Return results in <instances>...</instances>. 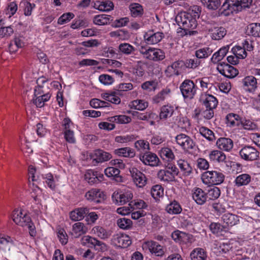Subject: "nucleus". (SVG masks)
<instances>
[{"label":"nucleus","mask_w":260,"mask_h":260,"mask_svg":"<svg viewBox=\"0 0 260 260\" xmlns=\"http://www.w3.org/2000/svg\"><path fill=\"white\" fill-rule=\"evenodd\" d=\"M175 21L180 28L183 30V35L191 36L197 32L196 31L190 30L195 29L197 26V21L192 13L181 12L176 16Z\"/></svg>","instance_id":"obj_1"},{"label":"nucleus","mask_w":260,"mask_h":260,"mask_svg":"<svg viewBox=\"0 0 260 260\" xmlns=\"http://www.w3.org/2000/svg\"><path fill=\"white\" fill-rule=\"evenodd\" d=\"M252 0H225L219 12L221 15L229 16L241 11L243 8L249 7Z\"/></svg>","instance_id":"obj_2"},{"label":"nucleus","mask_w":260,"mask_h":260,"mask_svg":"<svg viewBox=\"0 0 260 260\" xmlns=\"http://www.w3.org/2000/svg\"><path fill=\"white\" fill-rule=\"evenodd\" d=\"M224 178V174L220 171H208L202 174L201 178L204 184L210 185L220 184Z\"/></svg>","instance_id":"obj_3"},{"label":"nucleus","mask_w":260,"mask_h":260,"mask_svg":"<svg viewBox=\"0 0 260 260\" xmlns=\"http://www.w3.org/2000/svg\"><path fill=\"white\" fill-rule=\"evenodd\" d=\"M13 221L18 225L25 227L30 221V217L22 209H15L11 214Z\"/></svg>","instance_id":"obj_4"},{"label":"nucleus","mask_w":260,"mask_h":260,"mask_svg":"<svg viewBox=\"0 0 260 260\" xmlns=\"http://www.w3.org/2000/svg\"><path fill=\"white\" fill-rule=\"evenodd\" d=\"M241 157L246 161H253L257 159L259 152L254 147L245 145L239 151Z\"/></svg>","instance_id":"obj_5"},{"label":"nucleus","mask_w":260,"mask_h":260,"mask_svg":"<svg viewBox=\"0 0 260 260\" xmlns=\"http://www.w3.org/2000/svg\"><path fill=\"white\" fill-rule=\"evenodd\" d=\"M180 89L185 99H191L196 93V85L192 81L189 79L184 80L181 83Z\"/></svg>","instance_id":"obj_6"},{"label":"nucleus","mask_w":260,"mask_h":260,"mask_svg":"<svg viewBox=\"0 0 260 260\" xmlns=\"http://www.w3.org/2000/svg\"><path fill=\"white\" fill-rule=\"evenodd\" d=\"M217 71L228 78H233L238 74V70L225 62H221L217 67Z\"/></svg>","instance_id":"obj_7"},{"label":"nucleus","mask_w":260,"mask_h":260,"mask_svg":"<svg viewBox=\"0 0 260 260\" xmlns=\"http://www.w3.org/2000/svg\"><path fill=\"white\" fill-rule=\"evenodd\" d=\"M111 242L113 245L123 248L127 247L132 243L130 237L128 235L123 234L114 235L111 239Z\"/></svg>","instance_id":"obj_8"},{"label":"nucleus","mask_w":260,"mask_h":260,"mask_svg":"<svg viewBox=\"0 0 260 260\" xmlns=\"http://www.w3.org/2000/svg\"><path fill=\"white\" fill-rule=\"evenodd\" d=\"M132 198L133 194L131 191L114 192L112 196L113 203L117 205H122L128 202Z\"/></svg>","instance_id":"obj_9"},{"label":"nucleus","mask_w":260,"mask_h":260,"mask_svg":"<svg viewBox=\"0 0 260 260\" xmlns=\"http://www.w3.org/2000/svg\"><path fill=\"white\" fill-rule=\"evenodd\" d=\"M129 172L134 182L138 187H143L146 184L147 179L144 174L136 168H133Z\"/></svg>","instance_id":"obj_10"},{"label":"nucleus","mask_w":260,"mask_h":260,"mask_svg":"<svg viewBox=\"0 0 260 260\" xmlns=\"http://www.w3.org/2000/svg\"><path fill=\"white\" fill-rule=\"evenodd\" d=\"M139 158L144 165L152 167L158 166L159 162V159L157 155L149 151H147L143 154H140Z\"/></svg>","instance_id":"obj_11"},{"label":"nucleus","mask_w":260,"mask_h":260,"mask_svg":"<svg viewBox=\"0 0 260 260\" xmlns=\"http://www.w3.org/2000/svg\"><path fill=\"white\" fill-rule=\"evenodd\" d=\"M86 199L96 203L103 202L105 200L104 192L99 189L93 188L87 191L85 195Z\"/></svg>","instance_id":"obj_12"},{"label":"nucleus","mask_w":260,"mask_h":260,"mask_svg":"<svg viewBox=\"0 0 260 260\" xmlns=\"http://www.w3.org/2000/svg\"><path fill=\"white\" fill-rule=\"evenodd\" d=\"M176 141L177 144L186 150L193 149L195 146L193 140L189 136L183 134L177 135L176 137Z\"/></svg>","instance_id":"obj_13"},{"label":"nucleus","mask_w":260,"mask_h":260,"mask_svg":"<svg viewBox=\"0 0 260 260\" xmlns=\"http://www.w3.org/2000/svg\"><path fill=\"white\" fill-rule=\"evenodd\" d=\"M84 179L89 184L92 185L103 181L104 175L97 171L88 170L84 175Z\"/></svg>","instance_id":"obj_14"},{"label":"nucleus","mask_w":260,"mask_h":260,"mask_svg":"<svg viewBox=\"0 0 260 260\" xmlns=\"http://www.w3.org/2000/svg\"><path fill=\"white\" fill-rule=\"evenodd\" d=\"M164 37L162 32H155L153 30H149L144 35V38L147 44H155L159 42Z\"/></svg>","instance_id":"obj_15"},{"label":"nucleus","mask_w":260,"mask_h":260,"mask_svg":"<svg viewBox=\"0 0 260 260\" xmlns=\"http://www.w3.org/2000/svg\"><path fill=\"white\" fill-rule=\"evenodd\" d=\"M90 156L94 165L95 164L107 161L112 157L111 154L101 149L95 150L90 155Z\"/></svg>","instance_id":"obj_16"},{"label":"nucleus","mask_w":260,"mask_h":260,"mask_svg":"<svg viewBox=\"0 0 260 260\" xmlns=\"http://www.w3.org/2000/svg\"><path fill=\"white\" fill-rule=\"evenodd\" d=\"M242 87L246 91L253 92L257 88V80L252 76L245 77L242 81Z\"/></svg>","instance_id":"obj_17"},{"label":"nucleus","mask_w":260,"mask_h":260,"mask_svg":"<svg viewBox=\"0 0 260 260\" xmlns=\"http://www.w3.org/2000/svg\"><path fill=\"white\" fill-rule=\"evenodd\" d=\"M200 102L206 108L215 109L218 105L217 99L211 94L202 95Z\"/></svg>","instance_id":"obj_18"},{"label":"nucleus","mask_w":260,"mask_h":260,"mask_svg":"<svg viewBox=\"0 0 260 260\" xmlns=\"http://www.w3.org/2000/svg\"><path fill=\"white\" fill-rule=\"evenodd\" d=\"M192 191V198L198 205H203L206 202L208 199L207 192L202 189L196 187Z\"/></svg>","instance_id":"obj_19"},{"label":"nucleus","mask_w":260,"mask_h":260,"mask_svg":"<svg viewBox=\"0 0 260 260\" xmlns=\"http://www.w3.org/2000/svg\"><path fill=\"white\" fill-rule=\"evenodd\" d=\"M216 144L219 149L225 151H230L232 150L234 146L233 140L230 138L225 137H221L218 139Z\"/></svg>","instance_id":"obj_20"},{"label":"nucleus","mask_w":260,"mask_h":260,"mask_svg":"<svg viewBox=\"0 0 260 260\" xmlns=\"http://www.w3.org/2000/svg\"><path fill=\"white\" fill-rule=\"evenodd\" d=\"M146 244L152 253H154L157 256H161L165 253L164 249L161 245L153 241H148Z\"/></svg>","instance_id":"obj_21"},{"label":"nucleus","mask_w":260,"mask_h":260,"mask_svg":"<svg viewBox=\"0 0 260 260\" xmlns=\"http://www.w3.org/2000/svg\"><path fill=\"white\" fill-rule=\"evenodd\" d=\"M87 232V228L82 222H76L73 224L71 235L75 238H79Z\"/></svg>","instance_id":"obj_22"},{"label":"nucleus","mask_w":260,"mask_h":260,"mask_svg":"<svg viewBox=\"0 0 260 260\" xmlns=\"http://www.w3.org/2000/svg\"><path fill=\"white\" fill-rule=\"evenodd\" d=\"M89 212V209L87 207L79 208L70 212V218L73 221L82 220Z\"/></svg>","instance_id":"obj_23"},{"label":"nucleus","mask_w":260,"mask_h":260,"mask_svg":"<svg viewBox=\"0 0 260 260\" xmlns=\"http://www.w3.org/2000/svg\"><path fill=\"white\" fill-rule=\"evenodd\" d=\"M211 37L213 40H219L222 39L226 34V30L223 27H215L209 29Z\"/></svg>","instance_id":"obj_24"},{"label":"nucleus","mask_w":260,"mask_h":260,"mask_svg":"<svg viewBox=\"0 0 260 260\" xmlns=\"http://www.w3.org/2000/svg\"><path fill=\"white\" fill-rule=\"evenodd\" d=\"M81 243L84 245H88L89 247H95L96 246H105V244L102 242L97 240L95 238H93L89 236H85L81 239Z\"/></svg>","instance_id":"obj_25"},{"label":"nucleus","mask_w":260,"mask_h":260,"mask_svg":"<svg viewBox=\"0 0 260 260\" xmlns=\"http://www.w3.org/2000/svg\"><path fill=\"white\" fill-rule=\"evenodd\" d=\"M131 16L134 18L141 17L144 14L143 6L138 3H132L129 6Z\"/></svg>","instance_id":"obj_26"},{"label":"nucleus","mask_w":260,"mask_h":260,"mask_svg":"<svg viewBox=\"0 0 260 260\" xmlns=\"http://www.w3.org/2000/svg\"><path fill=\"white\" fill-rule=\"evenodd\" d=\"M251 181V177L248 174H242L238 176L234 183L235 186L239 187L242 186L247 185Z\"/></svg>","instance_id":"obj_27"},{"label":"nucleus","mask_w":260,"mask_h":260,"mask_svg":"<svg viewBox=\"0 0 260 260\" xmlns=\"http://www.w3.org/2000/svg\"><path fill=\"white\" fill-rule=\"evenodd\" d=\"M51 98V94L49 93L39 95L36 96H34L32 102L38 108H42L44 106L45 103L48 101Z\"/></svg>","instance_id":"obj_28"},{"label":"nucleus","mask_w":260,"mask_h":260,"mask_svg":"<svg viewBox=\"0 0 260 260\" xmlns=\"http://www.w3.org/2000/svg\"><path fill=\"white\" fill-rule=\"evenodd\" d=\"M222 220L228 225L233 226L239 222V216L232 213H226L221 217Z\"/></svg>","instance_id":"obj_29"},{"label":"nucleus","mask_w":260,"mask_h":260,"mask_svg":"<svg viewBox=\"0 0 260 260\" xmlns=\"http://www.w3.org/2000/svg\"><path fill=\"white\" fill-rule=\"evenodd\" d=\"M12 238L9 236L0 238V249L4 251H10L14 246Z\"/></svg>","instance_id":"obj_30"},{"label":"nucleus","mask_w":260,"mask_h":260,"mask_svg":"<svg viewBox=\"0 0 260 260\" xmlns=\"http://www.w3.org/2000/svg\"><path fill=\"white\" fill-rule=\"evenodd\" d=\"M112 20L111 16L101 14L95 16L93 19V22L96 25H104L110 23Z\"/></svg>","instance_id":"obj_31"},{"label":"nucleus","mask_w":260,"mask_h":260,"mask_svg":"<svg viewBox=\"0 0 260 260\" xmlns=\"http://www.w3.org/2000/svg\"><path fill=\"white\" fill-rule=\"evenodd\" d=\"M191 260H207L206 251L203 248H197L193 249L190 254Z\"/></svg>","instance_id":"obj_32"},{"label":"nucleus","mask_w":260,"mask_h":260,"mask_svg":"<svg viewBox=\"0 0 260 260\" xmlns=\"http://www.w3.org/2000/svg\"><path fill=\"white\" fill-rule=\"evenodd\" d=\"M229 48V46L222 47L218 51L214 53L211 58V61L216 63L221 60L228 52Z\"/></svg>","instance_id":"obj_33"},{"label":"nucleus","mask_w":260,"mask_h":260,"mask_svg":"<svg viewBox=\"0 0 260 260\" xmlns=\"http://www.w3.org/2000/svg\"><path fill=\"white\" fill-rule=\"evenodd\" d=\"M177 165L183 175L189 176L192 172V168L186 160L180 159L177 161Z\"/></svg>","instance_id":"obj_34"},{"label":"nucleus","mask_w":260,"mask_h":260,"mask_svg":"<svg viewBox=\"0 0 260 260\" xmlns=\"http://www.w3.org/2000/svg\"><path fill=\"white\" fill-rule=\"evenodd\" d=\"M94 7L101 11H109L113 9V3L108 0L106 1H96Z\"/></svg>","instance_id":"obj_35"},{"label":"nucleus","mask_w":260,"mask_h":260,"mask_svg":"<svg viewBox=\"0 0 260 260\" xmlns=\"http://www.w3.org/2000/svg\"><path fill=\"white\" fill-rule=\"evenodd\" d=\"M201 61L194 56L192 58H187L183 60V66L185 71L186 69L194 70L198 68L201 64Z\"/></svg>","instance_id":"obj_36"},{"label":"nucleus","mask_w":260,"mask_h":260,"mask_svg":"<svg viewBox=\"0 0 260 260\" xmlns=\"http://www.w3.org/2000/svg\"><path fill=\"white\" fill-rule=\"evenodd\" d=\"M116 154L119 156L125 157H133L135 155V152L134 149L130 147L120 148L114 150Z\"/></svg>","instance_id":"obj_37"},{"label":"nucleus","mask_w":260,"mask_h":260,"mask_svg":"<svg viewBox=\"0 0 260 260\" xmlns=\"http://www.w3.org/2000/svg\"><path fill=\"white\" fill-rule=\"evenodd\" d=\"M209 156L211 161L218 162H223L226 158V156L223 152L215 150L211 151Z\"/></svg>","instance_id":"obj_38"},{"label":"nucleus","mask_w":260,"mask_h":260,"mask_svg":"<svg viewBox=\"0 0 260 260\" xmlns=\"http://www.w3.org/2000/svg\"><path fill=\"white\" fill-rule=\"evenodd\" d=\"M166 210L169 214H178L182 211V208L178 202L174 201L167 206Z\"/></svg>","instance_id":"obj_39"},{"label":"nucleus","mask_w":260,"mask_h":260,"mask_svg":"<svg viewBox=\"0 0 260 260\" xmlns=\"http://www.w3.org/2000/svg\"><path fill=\"white\" fill-rule=\"evenodd\" d=\"M92 231L97 236L102 239L108 238L111 234L110 231H107L104 228L100 226H94L92 229Z\"/></svg>","instance_id":"obj_40"},{"label":"nucleus","mask_w":260,"mask_h":260,"mask_svg":"<svg viewBox=\"0 0 260 260\" xmlns=\"http://www.w3.org/2000/svg\"><path fill=\"white\" fill-rule=\"evenodd\" d=\"M246 32L248 35L260 37V23H251L247 26Z\"/></svg>","instance_id":"obj_41"},{"label":"nucleus","mask_w":260,"mask_h":260,"mask_svg":"<svg viewBox=\"0 0 260 260\" xmlns=\"http://www.w3.org/2000/svg\"><path fill=\"white\" fill-rule=\"evenodd\" d=\"M150 60L154 61L162 60L165 58V53L161 49L153 48Z\"/></svg>","instance_id":"obj_42"},{"label":"nucleus","mask_w":260,"mask_h":260,"mask_svg":"<svg viewBox=\"0 0 260 260\" xmlns=\"http://www.w3.org/2000/svg\"><path fill=\"white\" fill-rule=\"evenodd\" d=\"M203 5L209 10H215L221 5L220 0H201Z\"/></svg>","instance_id":"obj_43"},{"label":"nucleus","mask_w":260,"mask_h":260,"mask_svg":"<svg viewBox=\"0 0 260 260\" xmlns=\"http://www.w3.org/2000/svg\"><path fill=\"white\" fill-rule=\"evenodd\" d=\"M212 53V50L209 47H205L199 49L196 51L195 56L196 58L203 59L208 57Z\"/></svg>","instance_id":"obj_44"},{"label":"nucleus","mask_w":260,"mask_h":260,"mask_svg":"<svg viewBox=\"0 0 260 260\" xmlns=\"http://www.w3.org/2000/svg\"><path fill=\"white\" fill-rule=\"evenodd\" d=\"M210 230L214 234H221L227 231V227L218 222H212L209 226Z\"/></svg>","instance_id":"obj_45"},{"label":"nucleus","mask_w":260,"mask_h":260,"mask_svg":"<svg viewBox=\"0 0 260 260\" xmlns=\"http://www.w3.org/2000/svg\"><path fill=\"white\" fill-rule=\"evenodd\" d=\"M131 108H134L136 110L143 111L145 110L148 106V103L142 100H136L132 101L130 105Z\"/></svg>","instance_id":"obj_46"},{"label":"nucleus","mask_w":260,"mask_h":260,"mask_svg":"<svg viewBox=\"0 0 260 260\" xmlns=\"http://www.w3.org/2000/svg\"><path fill=\"white\" fill-rule=\"evenodd\" d=\"M199 132L201 135L209 141H213L216 139L213 132L206 127L202 126L200 127Z\"/></svg>","instance_id":"obj_47"},{"label":"nucleus","mask_w":260,"mask_h":260,"mask_svg":"<svg viewBox=\"0 0 260 260\" xmlns=\"http://www.w3.org/2000/svg\"><path fill=\"white\" fill-rule=\"evenodd\" d=\"M88 21L84 19H75L72 22L71 27L73 29H78L80 28H85L88 26Z\"/></svg>","instance_id":"obj_48"},{"label":"nucleus","mask_w":260,"mask_h":260,"mask_svg":"<svg viewBox=\"0 0 260 260\" xmlns=\"http://www.w3.org/2000/svg\"><path fill=\"white\" fill-rule=\"evenodd\" d=\"M171 90L169 88H165L162 89L160 92L157 93L153 99L154 103H158L163 101L169 95Z\"/></svg>","instance_id":"obj_49"},{"label":"nucleus","mask_w":260,"mask_h":260,"mask_svg":"<svg viewBox=\"0 0 260 260\" xmlns=\"http://www.w3.org/2000/svg\"><path fill=\"white\" fill-rule=\"evenodd\" d=\"M208 199L209 200H215L219 198L220 195V189L216 186L209 189L207 192Z\"/></svg>","instance_id":"obj_50"},{"label":"nucleus","mask_w":260,"mask_h":260,"mask_svg":"<svg viewBox=\"0 0 260 260\" xmlns=\"http://www.w3.org/2000/svg\"><path fill=\"white\" fill-rule=\"evenodd\" d=\"M118 48L120 52L126 55H129L135 51L132 45L126 43L120 44Z\"/></svg>","instance_id":"obj_51"},{"label":"nucleus","mask_w":260,"mask_h":260,"mask_svg":"<svg viewBox=\"0 0 260 260\" xmlns=\"http://www.w3.org/2000/svg\"><path fill=\"white\" fill-rule=\"evenodd\" d=\"M117 224L120 229L126 230L132 226V221L130 219L123 217L118 219L117 220Z\"/></svg>","instance_id":"obj_52"},{"label":"nucleus","mask_w":260,"mask_h":260,"mask_svg":"<svg viewBox=\"0 0 260 260\" xmlns=\"http://www.w3.org/2000/svg\"><path fill=\"white\" fill-rule=\"evenodd\" d=\"M151 194L153 198L157 199L163 196L164 189L161 185H155L152 187Z\"/></svg>","instance_id":"obj_53"},{"label":"nucleus","mask_w":260,"mask_h":260,"mask_svg":"<svg viewBox=\"0 0 260 260\" xmlns=\"http://www.w3.org/2000/svg\"><path fill=\"white\" fill-rule=\"evenodd\" d=\"M42 178L45 180L46 183L50 189L52 190H54L55 189V183L53 176L51 173L42 175Z\"/></svg>","instance_id":"obj_54"},{"label":"nucleus","mask_w":260,"mask_h":260,"mask_svg":"<svg viewBox=\"0 0 260 260\" xmlns=\"http://www.w3.org/2000/svg\"><path fill=\"white\" fill-rule=\"evenodd\" d=\"M173 110L171 107L168 106H163L159 114L160 119H166L168 117H171L173 114Z\"/></svg>","instance_id":"obj_55"},{"label":"nucleus","mask_w":260,"mask_h":260,"mask_svg":"<svg viewBox=\"0 0 260 260\" xmlns=\"http://www.w3.org/2000/svg\"><path fill=\"white\" fill-rule=\"evenodd\" d=\"M2 20H0V23H1ZM14 32V30L11 26H5L1 25L0 24V35L2 36L3 37H8L10 36Z\"/></svg>","instance_id":"obj_56"},{"label":"nucleus","mask_w":260,"mask_h":260,"mask_svg":"<svg viewBox=\"0 0 260 260\" xmlns=\"http://www.w3.org/2000/svg\"><path fill=\"white\" fill-rule=\"evenodd\" d=\"M74 17V14L72 13L69 12L62 14L58 19V23L59 24H63L70 21Z\"/></svg>","instance_id":"obj_57"},{"label":"nucleus","mask_w":260,"mask_h":260,"mask_svg":"<svg viewBox=\"0 0 260 260\" xmlns=\"http://www.w3.org/2000/svg\"><path fill=\"white\" fill-rule=\"evenodd\" d=\"M160 156L164 159V157L168 159L172 160L174 158V155L172 150L169 148H163L160 151Z\"/></svg>","instance_id":"obj_58"},{"label":"nucleus","mask_w":260,"mask_h":260,"mask_svg":"<svg viewBox=\"0 0 260 260\" xmlns=\"http://www.w3.org/2000/svg\"><path fill=\"white\" fill-rule=\"evenodd\" d=\"M135 147L138 150L143 149L144 150H149V144L148 142L143 140H140L136 141L135 143Z\"/></svg>","instance_id":"obj_59"},{"label":"nucleus","mask_w":260,"mask_h":260,"mask_svg":"<svg viewBox=\"0 0 260 260\" xmlns=\"http://www.w3.org/2000/svg\"><path fill=\"white\" fill-rule=\"evenodd\" d=\"M105 175L108 177H118L120 170L114 167H108L105 170Z\"/></svg>","instance_id":"obj_60"},{"label":"nucleus","mask_w":260,"mask_h":260,"mask_svg":"<svg viewBox=\"0 0 260 260\" xmlns=\"http://www.w3.org/2000/svg\"><path fill=\"white\" fill-rule=\"evenodd\" d=\"M20 5H23L24 15L27 16L31 15L32 10L35 8V5L28 2H22Z\"/></svg>","instance_id":"obj_61"},{"label":"nucleus","mask_w":260,"mask_h":260,"mask_svg":"<svg viewBox=\"0 0 260 260\" xmlns=\"http://www.w3.org/2000/svg\"><path fill=\"white\" fill-rule=\"evenodd\" d=\"M99 81L104 85H110L114 82L113 78L107 74H102L99 76Z\"/></svg>","instance_id":"obj_62"},{"label":"nucleus","mask_w":260,"mask_h":260,"mask_svg":"<svg viewBox=\"0 0 260 260\" xmlns=\"http://www.w3.org/2000/svg\"><path fill=\"white\" fill-rule=\"evenodd\" d=\"M152 49L153 48L150 47L141 46L140 48V52L143 55L144 58L150 60Z\"/></svg>","instance_id":"obj_63"},{"label":"nucleus","mask_w":260,"mask_h":260,"mask_svg":"<svg viewBox=\"0 0 260 260\" xmlns=\"http://www.w3.org/2000/svg\"><path fill=\"white\" fill-rule=\"evenodd\" d=\"M232 51L236 55H239L242 58H244L247 56V53L245 49L239 46H236L233 48Z\"/></svg>","instance_id":"obj_64"}]
</instances>
